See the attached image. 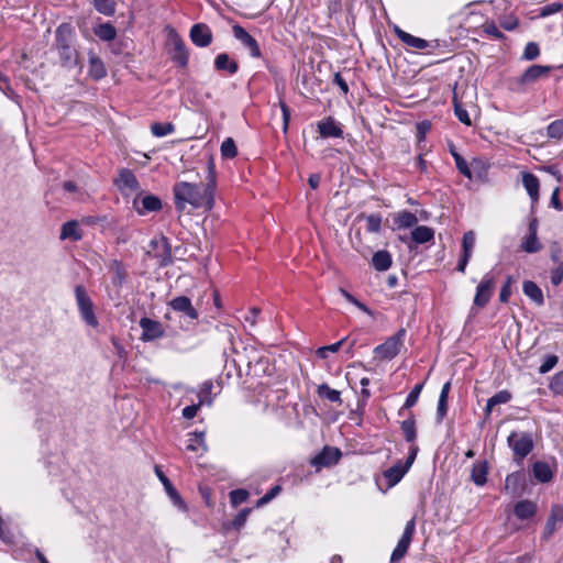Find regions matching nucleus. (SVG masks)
Masks as SVG:
<instances>
[{
    "label": "nucleus",
    "mask_w": 563,
    "mask_h": 563,
    "mask_svg": "<svg viewBox=\"0 0 563 563\" xmlns=\"http://www.w3.org/2000/svg\"><path fill=\"white\" fill-rule=\"evenodd\" d=\"M207 183L192 184L179 181L173 188L175 206L184 211L187 206L192 209L209 211L214 205V190L217 186L216 164L212 156L207 162Z\"/></svg>",
    "instance_id": "nucleus-1"
},
{
    "label": "nucleus",
    "mask_w": 563,
    "mask_h": 563,
    "mask_svg": "<svg viewBox=\"0 0 563 563\" xmlns=\"http://www.w3.org/2000/svg\"><path fill=\"white\" fill-rule=\"evenodd\" d=\"M75 33L68 23L60 24L55 31V48L63 67L73 68L79 63V54L74 46Z\"/></svg>",
    "instance_id": "nucleus-2"
},
{
    "label": "nucleus",
    "mask_w": 563,
    "mask_h": 563,
    "mask_svg": "<svg viewBox=\"0 0 563 563\" xmlns=\"http://www.w3.org/2000/svg\"><path fill=\"white\" fill-rule=\"evenodd\" d=\"M75 298L81 319L89 327L97 328L99 325V322L95 314V306L86 288L82 285H77L75 287Z\"/></svg>",
    "instance_id": "nucleus-3"
},
{
    "label": "nucleus",
    "mask_w": 563,
    "mask_h": 563,
    "mask_svg": "<svg viewBox=\"0 0 563 563\" xmlns=\"http://www.w3.org/2000/svg\"><path fill=\"white\" fill-rule=\"evenodd\" d=\"M406 330L400 329L396 334L387 339L383 344L375 347V353L378 357L384 360L394 358L404 345Z\"/></svg>",
    "instance_id": "nucleus-4"
},
{
    "label": "nucleus",
    "mask_w": 563,
    "mask_h": 563,
    "mask_svg": "<svg viewBox=\"0 0 563 563\" xmlns=\"http://www.w3.org/2000/svg\"><path fill=\"white\" fill-rule=\"evenodd\" d=\"M148 254H153L158 260V265L162 267L168 266L173 263V255L170 245L167 238H155L150 242Z\"/></svg>",
    "instance_id": "nucleus-5"
},
{
    "label": "nucleus",
    "mask_w": 563,
    "mask_h": 563,
    "mask_svg": "<svg viewBox=\"0 0 563 563\" xmlns=\"http://www.w3.org/2000/svg\"><path fill=\"white\" fill-rule=\"evenodd\" d=\"M552 68V66L532 65L517 79V85L520 89H526L537 81L548 78Z\"/></svg>",
    "instance_id": "nucleus-6"
},
{
    "label": "nucleus",
    "mask_w": 563,
    "mask_h": 563,
    "mask_svg": "<svg viewBox=\"0 0 563 563\" xmlns=\"http://www.w3.org/2000/svg\"><path fill=\"white\" fill-rule=\"evenodd\" d=\"M495 279L492 275L486 274L476 288L473 301V308H484L494 294Z\"/></svg>",
    "instance_id": "nucleus-7"
},
{
    "label": "nucleus",
    "mask_w": 563,
    "mask_h": 563,
    "mask_svg": "<svg viewBox=\"0 0 563 563\" xmlns=\"http://www.w3.org/2000/svg\"><path fill=\"white\" fill-rule=\"evenodd\" d=\"M508 444L512 449L515 455L526 457L533 449V442L530 435L525 433L512 432L508 437Z\"/></svg>",
    "instance_id": "nucleus-8"
},
{
    "label": "nucleus",
    "mask_w": 563,
    "mask_h": 563,
    "mask_svg": "<svg viewBox=\"0 0 563 563\" xmlns=\"http://www.w3.org/2000/svg\"><path fill=\"white\" fill-rule=\"evenodd\" d=\"M234 37L249 49L250 55L254 58L261 57V48L257 41L241 25L235 24L232 27Z\"/></svg>",
    "instance_id": "nucleus-9"
},
{
    "label": "nucleus",
    "mask_w": 563,
    "mask_h": 563,
    "mask_svg": "<svg viewBox=\"0 0 563 563\" xmlns=\"http://www.w3.org/2000/svg\"><path fill=\"white\" fill-rule=\"evenodd\" d=\"M140 327L142 329L141 340L144 342L154 341L165 334L161 322L146 317L140 320Z\"/></svg>",
    "instance_id": "nucleus-10"
},
{
    "label": "nucleus",
    "mask_w": 563,
    "mask_h": 563,
    "mask_svg": "<svg viewBox=\"0 0 563 563\" xmlns=\"http://www.w3.org/2000/svg\"><path fill=\"white\" fill-rule=\"evenodd\" d=\"M189 35L191 42L198 47H207L212 42L211 29L205 23L194 24Z\"/></svg>",
    "instance_id": "nucleus-11"
},
{
    "label": "nucleus",
    "mask_w": 563,
    "mask_h": 563,
    "mask_svg": "<svg viewBox=\"0 0 563 563\" xmlns=\"http://www.w3.org/2000/svg\"><path fill=\"white\" fill-rule=\"evenodd\" d=\"M318 133L322 139L343 137V130L332 117L324 118L317 123Z\"/></svg>",
    "instance_id": "nucleus-12"
},
{
    "label": "nucleus",
    "mask_w": 563,
    "mask_h": 563,
    "mask_svg": "<svg viewBox=\"0 0 563 563\" xmlns=\"http://www.w3.org/2000/svg\"><path fill=\"white\" fill-rule=\"evenodd\" d=\"M563 522V506L554 505L551 508L550 516L547 519L544 530H543V539H550L554 532L556 531L559 525Z\"/></svg>",
    "instance_id": "nucleus-13"
},
{
    "label": "nucleus",
    "mask_w": 563,
    "mask_h": 563,
    "mask_svg": "<svg viewBox=\"0 0 563 563\" xmlns=\"http://www.w3.org/2000/svg\"><path fill=\"white\" fill-rule=\"evenodd\" d=\"M170 43L173 45V55L172 59L180 67H186L188 64L189 54L186 48L184 41L179 37L178 34H173L170 37Z\"/></svg>",
    "instance_id": "nucleus-14"
},
{
    "label": "nucleus",
    "mask_w": 563,
    "mask_h": 563,
    "mask_svg": "<svg viewBox=\"0 0 563 563\" xmlns=\"http://www.w3.org/2000/svg\"><path fill=\"white\" fill-rule=\"evenodd\" d=\"M169 306L174 311L181 312L192 320H196L199 317V313L194 308L191 300L186 296L175 297L169 301Z\"/></svg>",
    "instance_id": "nucleus-15"
},
{
    "label": "nucleus",
    "mask_w": 563,
    "mask_h": 563,
    "mask_svg": "<svg viewBox=\"0 0 563 563\" xmlns=\"http://www.w3.org/2000/svg\"><path fill=\"white\" fill-rule=\"evenodd\" d=\"M117 186L124 195H130L139 189V181L130 169H121Z\"/></svg>",
    "instance_id": "nucleus-16"
},
{
    "label": "nucleus",
    "mask_w": 563,
    "mask_h": 563,
    "mask_svg": "<svg viewBox=\"0 0 563 563\" xmlns=\"http://www.w3.org/2000/svg\"><path fill=\"white\" fill-rule=\"evenodd\" d=\"M522 185L531 199L532 207L539 201L540 181L536 175L529 172L522 173Z\"/></svg>",
    "instance_id": "nucleus-17"
},
{
    "label": "nucleus",
    "mask_w": 563,
    "mask_h": 563,
    "mask_svg": "<svg viewBox=\"0 0 563 563\" xmlns=\"http://www.w3.org/2000/svg\"><path fill=\"white\" fill-rule=\"evenodd\" d=\"M60 240H69L73 242H77L82 239V230L80 229L79 222L76 220H70L65 222L60 229Z\"/></svg>",
    "instance_id": "nucleus-18"
},
{
    "label": "nucleus",
    "mask_w": 563,
    "mask_h": 563,
    "mask_svg": "<svg viewBox=\"0 0 563 563\" xmlns=\"http://www.w3.org/2000/svg\"><path fill=\"white\" fill-rule=\"evenodd\" d=\"M395 33L398 36V38L409 47H412V48L419 49V51L426 49L429 47V43L426 40L413 36L411 34L405 32L404 30H401L398 26L395 27Z\"/></svg>",
    "instance_id": "nucleus-19"
},
{
    "label": "nucleus",
    "mask_w": 563,
    "mask_h": 563,
    "mask_svg": "<svg viewBox=\"0 0 563 563\" xmlns=\"http://www.w3.org/2000/svg\"><path fill=\"white\" fill-rule=\"evenodd\" d=\"M155 473L158 476V478L161 479V482L163 483V485L166 489V493L168 494L170 499L174 501V504L177 507H179L180 509H185L186 506H185L180 495L178 494L176 488L173 486L170 481L167 478V476L157 466L155 467Z\"/></svg>",
    "instance_id": "nucleus-20"
},
{
    "label": "nucleus",
    "mask_w": 563,
    "mask_h": 563,
    "mask_svg": "<svg viewBox=\"0 0 563 563\" xmlns=\"http://www.w3.org/2000/svg\"><path fill=\"white\" fill-rule=\"evenodd\" d=\"M109 273L111 274V282L115 287H121L126 279V269L124 265L118 261L112 260L109 265Z\"/></svg>",
    "instance_id": "nucleus-21"
},
{
    "label": "nucleus",
    "mask_w": 563,
    "mask_h": 563,
    "mask_svg": "<svg viewBox=\"0 0 563 563\" xmlns=\"http://www.w3.org/2000/svg\"><path fill=\"white\" fill-rule=\"evenodd\" d=\"M514 512L518 519H529L536 515L537 505L531 500H521L515 505Z\"/></svg>",
    "instance_id": "nucleus-22"
},
{
    "label": "nucleus",
    "mask_w": 563,
    "mask_h": 563,
    "mask_svg": "<svg viewBox=\"0 0 563 563\" xmlns=\"http://www.w3.org/2000/svg\"><path fill=\"white\" fill-rule=\"evenodd\" d=\"M523 294L530 298L536 305L542 306L544 297L541 288L531 280H526L522 286Z\"/></svg>",
    "instance_id": "nucleus-23"
},
{
    "label": "nucleus",
    "mask_w": 563,
    "mask_h": 563,
    "mask_svg": "<svg viewBox=\"0 0 563 563\" xmlns=\"http://www.w3.org/2000/svg\"><path fill=\"white\" fill-rule=\"evenodd\" d=\"M89 75L97 80L107 75L103 62L92 52H89Z\"/></svg>",
    "instance_id": "nucleus-24"
},
{
    "label": "nucleus",
    "mask_w": 563,
    "mask_h": 563,
    "mask_svg": "<svg viewBox=\"0 0 563 563\" xmlns=\"http://www.w3.org/2000/svg\"><path fill=\"white\" fill-rule=\"evenodd\" d=\"M214 67L217 70H227L231 75L235 74L239 69L238 63L231 59L227 53L217 55L214 59Z\"/></svg>",
    "instance_id": "nucleus-25"
},
{
    "label": "nucleus",
    "mask_w": 563,
    "mask_h": 563,
    "mask_svg": "<svg viewBox=\"0 0 563 563\" xmlns=\"http://www.w3.org/2000/svg\"><path fill=\"white\" fill-rule=\"evenodd\" d=\"M391 255L387 251H377L372 257V265L376 271L385 272L391 266Z\"/></svg>",
    "instance_id": "nucleus-26"
},
{
    "label": "nucleus",
    "mask_w": 563,
    "mask_h": 563,
    "mask_svg": "<svg viewBox=\"0 0 563 563\" xmlns=\"http://www.w3.org/2000/svg\"><path fill=\"white\" fill-rule=\"evenodd\" d=\"M418 222V218L415 213L404 210L395 214L394 223L398 229H407L416 225Z\"/></svg>",
    "instance_id": "nucleus-27"
},
{
    "label": "nucleus",
    "mask_w": 563,
    "mask_h": 563,
    "mask_svg": "<svg viewBox=\"0 0 563 563\" xmlns=\"http://www.w3.org/2000/svg\"><path fill=\"white\" fill-rule=\"evenodd\" d=\"M488 467L486 462L474 463L471 472V478L477 486H483L487 481Z\"/></svg>",
    "instance_id": "nucleus-28"
},
{
    "label": "nucleus",
    "mask_w": 563,
    "mask_h": 563,
    "mask_svg": "<svg viewBox=\"0 0 563 563\" xmlns=\"http://www.w3.org/2000/svg\"><path fill=\"white\" fill-rule=\"evenodd\" d=\"M434 238V231L433 229L427 227V225H419V227H416L412 231H411V239L418 243V244H422V243H427V242H430L432 241Z\"/></svg>",
    "instance_id": "nucleus-29"
},
{
    "label": "nucleus",
    "mask_w": 563,
    "mask_h": 563,
    "mask_svg": "<svg viewBox=\"0 0 563 563\" xmlns=\"http://www.w3.org/2000/svg\"><path fill=\"white\" fill-rule=\"evenodd\" d=\"M511 394L508 390H500L496 393L493 397L487 400L485 407V415L489 416L493 411V408L497 405H504L511 400Z\"/></svg>",
    "instance_id": "nucleus-30"
},
{
    "label": "nucleus",
    "mask_w": 563,
    "mask_h": 563,
    "mask_svg": "<svg viewBox=\"0 0 563 563\" xmlns=\"http://www.w3.org/2000/svg\"><path fill=\"white\" fill-rule=\"evenodd\" d=\"M542 243L536 234L528 233L520 243L521 251L529 254L538 253L542 250Z\"/></svg>",
    "instance_id": "nucleus-31"
},
{
    "label": "nucleus",
    "mask_w": 563,
    "mask_h": 563,
    "mask_svg": "<svg viewBox=\"0 0 563 563\" xmlns=\"http://www.w3.org/2000/svg\"><path fill=\"white\" fill-rule=\"evenodd\" d=\"M186 449L192 452L205 453L207 451V445L205 443V432L190 433Z\"/></svg>",
    "instance_id": "nucleus-32"
},
{
    "label": "nucleus",
    "mask_w": 563,
    "mask_h": 563,
    "mask_svg": "<svg viewBox=\"0 0 563 563\" xmlns=\"http://www.w3.org/2000/svg\"><path fill=\"white\" fill-rule=\"evenodd\" d=\"M93 32L101 41L104 42H111L117 36L115 27L109 22L97 25L93 29Z\"/></svg>",
    "instance_id": "nucleus-33"
},
{
    "label": "nucleus",
    "mask_w": 563,
    "mask_h": 563,
    "mask_svg": "<svg viewBox=\"0 0 563 563\" xmlns=\"http://www.w3.org/2000/svg\"><path fill=\"white\" fill-rule=\"evenodd\" d=\"M532 472L533 476L541 483L550 482L553 476L551 467L544 462H536Z\"/></svg>",
    "instance_id": "nucleus-34"
},
{
    "label": "nucleus",
    "mask_w": 563,
    "mask_h": 563,
    "mask_svg": "<svg viewBox=\"0 0 563 563\" xmlns=\"http://www.w3.org/2000/svg\"><path fill=\"white\" fill-rule=\"evenodd\" d=\"M341 457V452L335 448L325 446L318 455V462L322 465L336 463Z\"/></svg>",
    "instance_id": "nucleus-35"
},
{
    "label": "nucleus",
    "mask_w": 563,
    "mask_h": 563,
    "mask_svg": "<svg viewBox=\"0 0 563 563\" xmlns=\"http://www.w3.org/2000/svg\"><path fill=\"white\" fill-rule=\"evenodd\" d=\"M317 394L320 398L327 399L331 402H336V404L342 402L340 391L336 389H332L327 384H321L320 386H318Z\"/></svg>",
    "instance_id": "nucleus-36"
},
{
    "label": "nucleus",
    "mask_w": 563,
    "mask_h": 563,
    "mask_svg": "<svg viewBox=\"0 0 563 563\" xmlns=\"http://www.w3.org/2000/svg\"><path fill=\"white\" fill-rule=\"evenodd\" d=\"M142 209H139V213L144 214L145 212L158 211L162 208L161 199L156 196H145L141 200Z\"/></svg>",
    "instance_id": "nucleus-37"
},
{
    "label": "nucleus",
    "mask_w": 563,
    "mask_h": 563,
    "mask_svg": "<svg viewBox=\"0 0 563 563\" xmlns=\"http://www.w3.org/2000/svg\"><path fill=\"white\" fill-rule=\"evenodd\" d=\"M406 472V467H402L401 465H394L385 471L384 476L388 481L389 485H396L401 481Z\"/></svg>",
    "instance_id": "nucleus-38"
},
{
    "label": "nucleus",
    "mask_w": 563,
    "mask_h": 563,
    "mask_svg": "<svg viewBox=\"0 0 563 563\" xmlns=\"http://www.w3.org/2000/svg\"><path fill=\"white\" fill-rule=\"evenodd\" d=\"M401 431H402L407 442L415 441V439L417 437V432H416V421H415L413 416H410L408 419H406L401 422Z\"/></svg>",
    "instance_id": "nucleus-39"
},
{
    "label": "nucleus",
    "mask_w": 563,
    "mask_h": 563,
    "mask_svg": "<svg viewBox=\"0 0 563 563\" xmlns=\"http://www.w3.org/2000/svg\"><path fill=\"white\" fill-rule=\"evenodd\" d=\"M95 9L107 16H111L115 12L114 0H93Z\"/></svg>",
    "instance_id": "nucleus-40"
},
{
    "label": "nucleus",
    "mask_w": 563,
    "mask_h": 563,
    "mask_svg": "<svg viewBox=\"0 0 563 563\" xmlns=\"http://www.w3.org/2000/svg\"><path fill=\"white\" fill-rule=\"evenodd\" d=\"M220 152L224 158H234L238 155V147L234 140L227 137L221 144Z\"/></svg>",
    "instance_id": "nucleus-41"
},
{
    "label": "nucleus",
    "mask_w": 563,
    "mask_h": 563,
    "mask_svg": "<svg viewBox=\"0 0 563 563\" xmlns=\"http://www.w3.org/2000/svg\"><path fill=\"white\" fill-rule=\"evenodd\" d=\"M151 131H152L153 135H155L156 137H163L168 134H172L175 131V126L170 122H166V123L156 122L151 125Z\"/></svg>",
    "instance_id": "nucleus-42"
},
{
    "label": "nucleus",
    "mask_w": 563,
    "mask_h": 563,
    "mask_svg": "<svg viewBox=\"0 0 563 563\" xmlns=\"http://www.w3.org/2000/svg\"><path fill=\"white\" fill-rule=\"evenodd\" d=\"M475 243H476L475 232L474 231L465 232L463 235V240H462L463 254H467V256L472 257Z\"/></svg>",
    "instance_id": "nucleus-43"
},
{
    "label": "nucleus",
    "mask_w": 563,
    "mask_h": 563,
    "mask_svg": "<svg viewBox=\"0 0 563 563\" xmlns=\"http://www.w3.org/2000/svg\"><path fill=\"white\" fill-rule=\"evenodd\" d=\"M212 389H213L212 382L207 380V382L202 383V385L200 386L199 394H198L199 402L201 405L206 404V405L210 406L212 404V398L210 397Z\"/></svg>",
    "instance_id": "nucleus-44"
},
{
    "label": "nucleus",
    "mask_w": 563,
    "mask_h": 563,
    "mask_svg": "<svg viewBox=\"0 0 563 563\" xmlns=\"http://www.w3.org/2000/svg\"><path fill=\"white\" fill-rule=\"evenodd\" d=\"M550 139L561 140L563 137V119L551 122L547 128Z\"/></svg>",
    "instance_id": "nucleus-45"
},
{
    "label": "nucleus",
    "mask_w": 563,
    "mask_h": 563,
    "mask_svg": "<svg viewBox=\"0 0 563 563\" xmlns=\"http://www.w3.org/2000/svg\"><path fill=\"white\" fill-rule=\"evenodd\" d=\"M415 530H416V520H415V518H412L406 523L404 533H402L401 538L399 539V541H401V543L406 544L409 548L410 543L412 541L413 534H415Z\"/></svg>",
    "instance_id": "nucleus-46"
},
{
    "label": "nucleus",
    "mask_w": 563,
    "mask_h": 563,
    "mask_svg": "<svg viewBox=\"0 0 563 563\" xmlns=\"http://www.w3.org/2000/svg\"><path fill=\"white\" fill-rule=\"evenodd\" d=\"M540 56V47L536 42L527 43L521 58L525 60H534Z\"/></svg>",
    "instance_id": "nucleus-47"
},
{
    "label": "nucleus",
    "mask_w": 563,
    "mask_h": 563,
    "mask_svg": "<svg viewBox=\"0 0 563 563\" xmlns=\"http://www.w3.org/2000/svg\"><path fill=\"white\" fill-rule=\"evenodd\" d=\"M382 228V216L373 213L366 217V230L372 233H378Z\"/></svg>",
    "instance_id": "nucleus-48"
},
{
    "label": "nucleus",
    "mask_w": 563,
    "mask_h": 563,
    "mask_svg": "<svg viewBox=\"0 0 563 563\" xmlns=\"http://www.w3.org/2000/svg\"><path fill=\"white\" fill-rule=\"evenodd\" d=\"M345 341H346V338H343L333 344L319 347L317 351L318 356L324 358L328 356L329 352H331V353L338 352L341 349V346L345 343Z\"/></svg>",
    "instance_id": "nucleus-49"
},
{
    "label": "nucleus",
    "mask_w": 563,
    "mask_h": 563,
    "mask_svg": "<svg viewBox=\"0 0 563 563\" xmlns=\"http://www.w3.org/2000/svg\"><path fill=\"white\" fill-rule=\"evenodd\" d=\"M422 387L423 385L422 384H417L412 390L409 393V395L407 396V399L405 401V405H404V408H411L416 405V402L418 401V398L420 396V393L422 390Z\"/></svg>",
    "instance_id": "nucleus-50"
},
{
    "label": "nucleus",
    "mask_w": 563,
    "mask_h": 563,
    "mask_svg": "<svg viewBox=\"0 0 563 563\" xmlns=\"http://www.w3.org/2000/svg\"><path fill=\"white\" fill-rule=\"evenodd\" d=\"M550 389L556 394L563 396V371L556 373L551 383H550Z\"/></svg>",
    "instance_id": "nucleus-51"
},
{
    "label": "nucleus",
    "mask_w": 563,
    "mask_h": 563,
    "mask_svg": "<svg viewBox=\"0 0 563 563\" xmlns=\"http://www.w3.org/2000/svg\"><path fill=\"white\" fill-rule=\"evenodd\" d=\"M454 161H455L457 170L466 178L472 179L473 175H472V172H471V168H470L467 162L461 155H455Z\"/></svg>",
    "instance_id": "nucleus-52"
},
{
    "label": "nucleus",
    "mask_w": 563,
    "mask_h": 563,
    "mask_svg": "<svg viewBox=\"0 0 563 563\" xmlns=\"http://www.w3.org/2000/svg\"><path fill=\"white\" fill-rule=\"evenodd\" d=\"M563 9V4L560 2H552L543 5L540 9V16L545 18L560 12Z\"/></svg>",
    "instance_id": "nucleus-53"
},
{
    "label": "nucleus",
    "mask_w": 563,
    "mask_h": 563,
    "mask_svg": "<svg viewBox=\"0 0 563 563\" xmlns=\"http://www.w3.org/2000/svg\"><path fill=\"white\" fill-rule=\"evenodd\" d=\"M408 549L409 548L406 544L401 543V541H398L391 553L390 561L394 563L400 561L407 554Z\"/></svg>",
    "instance_id": "nucleus-54"
},
{
    "label": "nucleus",
    "mask_w": 563,
    "mask_h": 563,
    "mask_svg": "<svg viewBox=\"0 0 563 563\" xmlns=\"http://www.w3.org/2000/svg\"><path fill=\"white\" fill-rule=\"evenodd\" d=\"M249 493L244 489H234L230 493V499L233 505H240L246 501Z\"/></svg>",
    "instance_id": "nucleus-55"
},
{
    "label": "nucleus",
    "mask_w": 563,
    "mask_h": 563,
    "mask_svg": "<svg viewBox=\"0 0 563 563\" xmlns=\"http://www.w3.org/2000/svg\"><path fill=\"white\" fill-rule=\"evenodd\" d=\"M559 362V358L556 355H548L544 360V362L539 367V373L545 374L550 372Z\"/></svg>",
    "instance_id": "nucleus-56"
},
{
    "label": "nucleus",
    "mask_w": 563,
    "mask_h": 563,
    "mask_svg": "<svg viewBox=\"0 0 563 563\" xmlns=\"http://www.w3.org/2000/svg\"><path fill=\"white\" fill-rule=\"evenodd\" d=\"M454 111H455V115L462 123H464L466 125L472 124L471 118L465 108H463L461 104L455 103Z\"/></svg>",
    "instance_id": "nucleus-57"
},
{
    "label": "nucleus",
    "mask_w": 563,
    "mask_h": 563,
    "mask_svg": "<svg viewBox=\"0 0 563 563\" xmlns=\"http://www.w3.org/2000/svg\"><path fill=\"white\" fill-rule=\"evenodd\" d=\"M511 283L512 278L509 276L499 292V300L501 302H507L509 300V297L511 295Z\"/></svg>",
    "instance_id": "nucleus-58"
},
{
    "label": "nucleus",
    "mask_w": 563,
    "mask_h": 563,
    "mask_svg": "<svg viewBox=\"0 0 563 563\" xmlns=\"http://www.w3.org/2000/svg\"><path fill=\"white\" fill-rule=\"evenodd\" d=\"M563 280V263H560L555 268L551 271V283L558 286Z\"/></svg>",
    "instance_id": "nucleus-59"
},
{
    "label": "nucleus",
    "mask_w": 563,
    "mask_h": 563,
    "mask_svg": "<svg viewBox=\"0 0 563 563\" xmlns=\"http://www.w3.org/2000/svg\"><path fill=\"white\" fill-rule=\"evenodd\" d=\"M282 488L280 486L276 485L274 486L269 492H267L258 501L257 505L262 506L267 503H269L273 498H275L279 493Z\"/></svg>",
    "instance_id": "nucleus-60"
},
{
    "label": "nucleus",
    "mask_w": 563,
    "mask_h": 563,
    "mask_svg": "<svg viewBox=\"0 0 563 563\" xmlns=\"http://www.w3.org/2000/svg\"><path fill=\"white\" fill-rule=\"evenodd\" d=\"M559 195H560V187H555L551 195L550 206L553 207L554 209L561 211V210H563V206L559 198Z\"/></svg>",
    "instance_id": "nucleus-61"
},
{
    "label": "nucleus",
    "mask_w": 563,
    "mask_h": 563,
    "mask_svg": "<svg viewBox=\"0 0 563 563\" xmlns=\"http://www.w3.org/2000/svg\"><path fill=\"white\" fill-rule=\"evenodd\" d=\"M448 412V400L439 399L437 408V418L441 422Z\"/></svg>",
    "instance_id": "nucleus-62"
},
{
    "label": "nucleus",
    "mask_w": 563,
    "mask_h": 563,
    "mask_svg": "<svg viewBox=\"0 0 563 563\" xmlns=\"http://www.w3.org/2000/svg\"><path fill=\"white\" fill-rule=\"evenodd\" d=\"M201 404L198 402L197 405L187 406L183 409V417L186 419H192L196 417Z\"/></svg>",
    "instance_id": "nucleus-63"
},
{
    "label": "nucleus",
    "mask_w": 563,
    "mask_h": 563,
    "mask_svg": "<svg viewBox=\"0 0 563 563\" xmlns=\"http://www.w3.org/2000/svg\"><path fill=\"white\" fill-rule=\"evenodd\" d=\"M333 82L339 86L343 95L349 92V86L345 79L341 76L340 73H335L333 77Z\"/></svg>",
    "instance_id": "nucleus-64"
}]
</instances>
